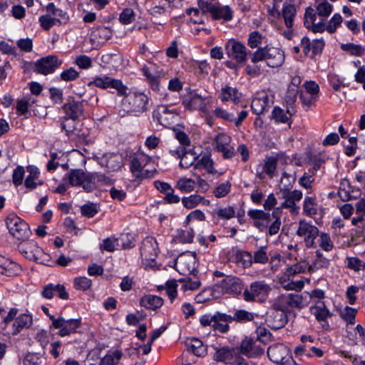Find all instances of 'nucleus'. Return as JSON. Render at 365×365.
Here are the masks:
<instances>
[{"label": "nucleus", "instance_id": "1", "mask_svg": "<svg viewBox=\"0 0 365 365\" xmlns=\"http://www.w3.org/2000/svg\"><path fill=\"white\" fill-rule=\"evenodd\" d=\"M247 215L253 221V225L260 231L268 230L270 236L278 233L281 227V210L276 208L272 214L261 210H250Z\"/></svg>", "mask_w": 365, "mask_h": 365}, {"label": "nucleus", "instance_id": "2", "mask_svg": "<svg viewBox=\"0 0 365 365\" xmlns=\"http://www.w3.org/2000/svg\"><path fill=\"white\" fill-rule=\"evenodd\" d=\"M343 22V18L339 13L334 14L329 21L319 20L317 21V16L314 9L308 7L306 9L304 16V26L314 33H322L327 31L329 34H334Z\"/></svg>", "mask_w": 365, "mask_h": 365}, {"label": "nucleus", "instance_id": "3", "mask_svg": "<svg viewBox=\"0 0 365 365\" xmlns=\"http://www.w3.org/2000/svg\"><path fill=\"white\" fill-rule=\"evenodd\" d=\"M250 58L252 63L264 61L267 66L272 68H277L284 64L285 54L281 48L267 45L259 47L255 51L251 53Z\"/></svg>", "mask_w": 365, "mask_h": 365}, {"label": "nucleus", "instance_id": "4", "mask_svg": "<svg viewBox=\"0 0 365 365\" xmlns=\"http://www.w3.org/2000/svg\"><path fill=\"white\" fill-rule=\"evenodd\" d=\"M63 180L71 187L81 186L85 190H91L95 186L96 176L81 169H73L64 175Z\"/></svg>", "mask_w": 365, "mask_h": 365}, {"label": "nucleus", "instance_id": "5", "mask_svg": "<svg viewBox=\"0 0 365 365\" xmlns=\"http://www.w3.org/2000/svg\"><path fill=\"white\" fill-rule=\"evenodd\" d=\"M9 232L18 240H26L30 235L29 225L14 213L9 214L5 220Z\"/></svg>", "mask_w": 365, "mask_h": 365}, {"label": "nucleus", "instance_id": "6", "mask_svg": "<svg viewBox=\"0 0 365 365\" xmlns=\"http://www.w3.org/2000/svg\"><path fill=\"white\" fill-rule=\"evenodd\" d=\"M51 329H58L57 334L61 337L67 336L77 332L81 326V319H68L59 316L57 318L51 317Z\"/></svg>", "mask_w": 365, "mask_h": 365}, {"label": "nucleus", "instance_id": "7", "mask_svg": "<svg viewBox=\"0 0 365 365\" xmlns=\"http://www.w3.org/2000/svg\"><path fill=\"white\" fill-rule=\"evenodd\" d=\"M152 161V158L142 154L130 161V170L133 175L137 178H150L155 176L157 170L155 168L151 169L145 167Z\"/></svg>", "mask_w": 365, "mask_h": 365}, {"label": "nucleus", "instance_id": "8", "mask_svg": "<svg viewBox=\"0 0 365 365\" xmlns=\"http://www.w3.org/2000/svg\"><path fill=\"white\" fill-rule=\"evenodd\" d=\"M296 233L298 237L303 240L306 247H317L315 240L319 235V230L312 222L300 220Z\"/></svg>", "mask_w": 365, "mask_h": 365}, {"label": "nucleus", "instance_id": "9", "mask_svg": "<svg viewBox=\"0 0 365 365\" xmlns=\"http://www.w3.org/2000/svg\"><path fill=\"white\" fill-rule=\"evenodd\" d=\"M88 86L101 89L112 88L117 92L118 96L125 95L128 90L127 86H125L120 80L113 78L107 75L95 76L93 80L88 83Z\"/></svg>", "mask_w": 365, "mask_h": 365}, {"label": "nucleus", "instance_id": "10", "mask_svg": "<svg viewBox=\"0 0 365 365\" xmlns=\"http://www.w3.org/2000/svg\"><path fill=\"white\" fill-rule=\"evenodd\" d=\"M149 98L143 92L133 91L129 93L124 98V103L128 104V111L138 115L148 109Z\"/></svg>", "mask_w": 365, "mask_h": 365}, {"label": "nucleus", "instance_id": "11", "mask_svg": "<svg viewBox=\"0 0 365 365\" xmlns=\"http://www.w3.org/2000/svg\"><path fill=\"white\" fill-rule=\"evenodd\" d=\"M210 101V98L202 96L195 90H190L182 98V104L186 110H199L202 113H206L207 106Z\"/></svg>", "mask_w": 365, "mask_h": 365}, {"label": "nucleus", "instance_id": "12", "mask_svg": "<svg viewBox=\"0 0 365 365\" xmlns=\"http://www.w3.org/2000/svg\"><path fill=\"white\" fill-rule=\"evenodd\" d=\"M269 291L270 287L264 281H256L244 290V299L247 302L262 301L267 297Z\"/></svg>", "mask_w": 365, "mask_h": 365}, {"label": "nucleus", "instance_id": "13", "mask_svg": "<svg viewBox=\"0 0 365 365\" xmlns=\"http://www.w3.org/2000/svg\"><path fill=\"white\" fill-rule=\"evenodd\" d=\"M269 359L276 364L284 365H298L289 356V349L283 344L270 346L267 350Z\"/></svg>", "mask_w": 365, "mask_h": 365}, {"label": "nucleus", "instance_id": "14", "mask_svg": "<svg viewBox=\"0 0 365 365\" xmlns=\"http://www.w3.org/2000/svg\"><path fill=\"white\" fill-rule=\"evenodd\" d=\"M294 274L287 267L279 276V284L285 290L300 292L304 287V283H309L310 279L302 277L299 280L294 281Z\"/></svg>", "mask_w": 365, "mask_h": 365}, {"label": "nucleus", "instance_id": "15", "mask_svg": "<svg viewBox=\"0 0 365 365\" xmlns=\"http://www.w3.org/2000/svg\"><path fill=\"white\" fill-rule=\"evenodd\" d=\"M63 63L55 55H48L37 60L34 64V71L42 75L53 73Z\"/></svg>", "mask_w": 365, "mask_h": 365}, {"label": "nucleus", "instance_id": "16", "mask_svg": "<svg viewBox=\"0 0 365 365\" xmlns=\"http://www.w3.org/2000/svg\"><path fill=\"white\" fill-rule=\"evenodd\" d=\"M175 267L181 274H193L197 267L196 256L191 252L182 254L176 259Z\"/></svg>", "mask_w": 365, "mask_h": 365}, {"label": "nucleus", "instance_id": "17", "mask_svg": "<svg viewBox=\"0 0 365 365\" xmlns=\"http://www.w3.org/2000/svg\"><path fill=\"white\" fill-rule=\"evenodd\" d=\"M214 359L231 365H240L243 363V357L238 350L227 348L218 349L214 355Z\"/></svg>", "mask_w": 365, "mask_h": 365}, {"label": "nucleus", "instance_id": "18", "mask_svg": "<svg viewBox=\"0 0 365 365\" xmlns=\"http://www.w3.org/2000/svg\"><path fill=\"white\" fill-rule=\"evenodd\" d=\"M295 181V177L284 172L281 178V183L284 185L282 189V197L283 199H289L294 202L299 201L303 196L302 192L299 190H294L291 191L289 187Z\"/></svg>", "mask_w": 365, "mask_h": 365}, {"label": "nucleus", "instance_id": "19", "mask_svg": "<svg viewBox=\"0 0 365 365\" xmlns=\"http://www.w3.org/2000/svg\"><path fill=\"white\" fill-rule=\"evenodd\" d=\"M154 118L166 128L174 126L178 120V115L173 110H170L165 106H160L153 114Z\"/></svg>", "mask_w": 365, "mask_h": 365}, {"label": "nucleus", "instance_id": "20", "mask_svg": "<svg viewBox=\"0 0 365 365\" xmlns=\"http://www.w3.org/2000/svg\"><path fill=\"white\" fill-rule=\"evenodd\" d=\"M227 54L239 63H245L247 58L245 46L237 41H230L227 46Z\"/></svg>", "mask_w": 365, "mask_h": 365}, {"label": "nucleus", "instance_id": "21", "mask_svg": "<svg viewBox=\"0 0 365 365\" xmlns=\"http://www.w3.org/2000/svg\"><path fill=\"white\" fill-rule=\"evenodd\" d=\"M195 170L204 171L207 174L215 175L217 173L214 167V162L210 153H197L196 162L194 164Z\"/></svg>", "mask_w": 365, "mask_h": 365}, {"label": "nucleus", "instance_id": "22", "mask_svg": "<svg viewBox=\"0 0 365 365\" xmlns=\"http://www.w3.org/2000/svg\"><path fill=\"white\" fill-rule=\"evenodd\" d=\"M41 295L47 299H52L54 296H58L60 299L66 300L69 298V294L66 291V287L63 284H53L52 283L44 286Z\"/></svg>", "mask_w": 365, "mask_h": 365}, {"label": "nucleus", "instance_id": "23", "mask_svg": "<svg viewBox=\"0 0 365 365\" xmlns=\"http://www.w3.org/2000/svg\"><path fill=\"white\" fill-rule=\"evenodd\" d=\"M231 138L225 133H220L215 137L217 150L222 153L225 158H230L235 154V149L230 145Z\"/></svg>", "mask_w": 365, "mask_h": 365}, {"label": "nucleus", "instance_id": "24", "mask_svg": "<svg viewBox=\"0 0 365 365\" xmlns=\"http://www.w3.org/2000/svg\"><path fill=\"white\" fill-rule=\"evenodd\" d=\"M257 341L250 337H245L240 344V354H243L247 357L255 358L261 356L264 350L256 344Z\"/></svg>", "mask_w": 365, "mask_h": 365}, {"label": "nucleus", "instance_id": "25", "mask_svg": "<svg viewBox=\"0 0 365 365\" xmlns=\"http://www.w3.org/2000/svg\"><path fill=\"white\" fill-rule=\"evenodd\" d=\"M310 312L315 317L316 319L322 324L324 328L327 329L329 327V324L327 322V320L328 318H330L332 314L327 309L324 302L318 301L315 305L310 307Z\"/></svg>", "mask_w": 365, "mask_h": 365}, {"label": "nucleus", "instance_id": "26", "mask_svg": "<svg viewBox=\"0 0 365 365\" xmlns=\"http://www.w3.org/2000/svg\"><path fill=\"white\" fill-rule=\"evenodd\" d=\"M19 252L29 259L38 260L42 254V249L34 241H29L19 246Z\"/></svg>", "mask_w": 365, "mask_h": 365}, {"label": "nucleus", "instance_id": "27", "mask_svg": "<svg viewBox=\"0 0 365 365\" xmlns=\"http://www.w3.org/2000/svg\"><path fill=\"white\" fill-rule=\"evenodd\" d=\"M33 324V317L30 314H21L14 320L11 327V334L17 335L24 329H29Z\"/></svg>", "mask_w": 365, "mask_h": 365}, {"label": "nucleus", "instance_id": "28", "mask_svg": "<svg viewBox=\"0 0 365 365\" xmlns=\"http://www.w3.org/2000/svg\"><path fill=\"white\" fill-rule=\"evenodd\" d=\"M20 271L21 267L17 263L0 255V274L7 277H13L19 274Z\"/></svg>", "mask_w": 365, "mask_h": 365}, {"label": "nucleus", "instance_id": "29", "mask_svg": "<svg viewBox=\"0 0 365 365\" xmlns=\"http://www.w3.org/2000/svg\"><path fill=\"white\" fill-rule=\"evenodd\" d=\"M140 255L146 260L154 261L158 256L157 242L151 237L145 239L140 249Z\"/></svg>", "mask_w": 365, "mask_h": 365}, {"label": "nucleus", "instance_id": "30", "mask_svg": "<svg viewBox=\"0 0 365 365\" xmlns=\"http://www.w3.org/2000/svg\"><path fill=\"white\" fill-rule=\"evenodd\" d=\"M242 98V93L234 87L225 86L222 88L219 94V98L222 102L232 101L237 104Z\"/></svg>", "mask_w": 365, "mask_h": 365}, {"label": "nucleus", "instance_id": "31", "mask_svg": "<svg viewBox=\"0 0 365 365\" xmlns=\"http://www.w3.org/2000/svg\"><path fill=\"white\" fill-rule=\"evenodd\" d=\"M322 213V207L317 202L315 197H305L303 201V214L313 217Z\"/></svg>", "mask_w": 365, "mask_h": 365}, {"label": "nucleus", "instance_id": "32", "mask_svg": "<svg viewBox=\"0 0 365 365\" xmlns=\"http://www.w3.org/2000/svg\"><path fill=\"white\" fill-rule=\"evenodd\" d=\"M222 287L225 292L239 294L242 290V282L237 277H227L222 281Z\"/></svg>", "mask_w": 365, "mask_h": 365}, {"label": "nucleus", "instance_id": "33", "mask_svg": "<svg viewBox=\"0 0 365 365\" xmlns=\"http://www.w3.org/2000/svg\"><path fill=\"white\" fill-rule=\"evenodd\" d=\"M63 110L67 118L76 120L82 115L83 106L81 102L71 101L63 106Z\"/></svg>", "mask_w": 365, "mask_h": 365}, {"label": "nucleus", "instance_id": "34", "mask_svg": "<svg viewBox=\"0 0 365 365\" xmlns=\"http://www.w3.org/2000/svg\"><path fill=\"white\" fill-rule=\"evenodd\" d=\"M315 14L317 19L319 20H327L329 15L332 13L334 6L327 0H316Z\"/></svg>", "mask_w": 365, "mask_h": 365}, {"label": "nucleus", "instance_id": "35", "mask_svg": "<svg viewBox=\"0 0 365 365\" xmlns=\"http://www.w3.org/2000/svg\"><path fill=\"white\" fill-rule=\"evenodd\" d=\"M181 202L183 207L187 209H192L200 204L209 205L210 203L209 200H206L204 197L197 194H192L187 197H183Z\"/></svg>", "mask_w": 365, "mask_h": 365}, {"label": "nucleus", "instance_id": "36", "mask_svg": "<svg viewBox=\"0 0 365 365\" xmlns=\"http://www.w3.org/2000/svg\"><path fill=\"white\" fill-rule=\"evenodd\" d=\"M140 304L147 309L155 310L162 307L163 299L156 295L147 294L140 299Z\"/></svg>", "mask_w": 365, "mask_h": 365}, {"label": "nucleus", "instance_id": "37", "mask_svg": "<svg viewBox=\"0 0 365 365\" xmlns=\"http://www.w3.org/2000/svg\"><path fill=\"white\" fill-rule=\"evenodd\" d=\"M209 11L214 19H222L225 21H230L232 18V11L228 6H210Z\"/></svg>", "mask_w": 365, "mask_h": 365}, {"label": "nucleus", "instance_id": "38", "mask_svg": "<svg viewBox=\"0 0 365 365\" xmlns=\"http://www.w3.org/2000/svg\"><path fill=\"white\" fill-rule=\"evenodd\" d=\"M315 259L309 263V272H315L317 270L323 268H327L330 262L325 257L320 250L315 252Z\"/></svg>", "mask_w": 365, "mask_h": 365}, {"label": "nucleus", "instance_id": "39", "mask_svg": "<svg viewBox=\"0 0 365 365\" xmlns=\"http://www.w3.org/2000/svg\"><path fill=\"white\" fill-rule=\"evenodd\" d=\"M268 99L269 97L267 94L255 98L251 103L253 113L258 115L263 113L269 107Z\"/></svg>", "mask_w": 365, "mask_h": 365}, {"label": "nucleus", "instance_id": "40", "mask_svg": "<svg viewBox=\"0 0 365 365\" xmlns=\"http://www.w3.org/2000/svg\"><path fill=\"white\" fill-rule=\"evenodd\" d=\"M296 13V7L294 5L290 4H284L283 5L282 15L287 28L291 29L293 26Z\"/></svg>", "mask_w": 365, "mask_h": 365}, {"label": "nucleus", "instance_id": "41", "mask_svg": "<svg viewBox=\"0 0 365 365\" xmlns=\"http://www.w3.org/2000/svg\"><path fill=\"white\" fill-rule=\"evenodd\" d=\"M298 93V90L287 87L284 99L287 105V112L289 115H292L296 113L294 104L297 101Z\"/></svg>", "mask_w": 365, "mask_h": 365}, {"label": "nucleus", "instance_id": "42", "mask_svg": "<svg viewBox=\"0 0 365 365\" xmlns=\"http://www.w3.org/2000/svg\"><path fill=\"white\" fill-rule=\"evenodd\" d=\"M143 74L146 77L151 88L153 91L160 90V76L156 72L153 73L150 68L146 66L142 68Z\"/></svg>", "mask_w": 365, "mask_h": 365}, {"label": "nucleus", "instance_id": "43", "mask_svg": "<svg viewBox=\"0 0 365 365\" xmlns=\"http://www.w3.org/2000/svg\"><path fill=\"white\" fill-rule=\"evenodd\" d=\"M355 213L356 217L351 220V224L354 226H359V224L362 222L365 217V200L360 199L354 205Z\"/></svg>", "mask_w": 365, "mask_h": 365}, {"label": "nucleus", "instance_id": "44", "mask_svg": "<svg viewBox=\"0 0 365 365\" xmlns=\"http://www.w3.org/2000/svg\"><path fill=\"white\" fill-rule=\"evenodd\" d=\"M340 48L342 51L351 56H361L365 53V47L360 44H354L353 43H341Z\"/></svg>", "mask_w": 365, "mask_h": 365}, {"label": "nucleus", "instance_id": "45", "mask_svg": "<svg viewBox=\"0 0 365 365\" xmlns=\"http://www.w3.org/2000/svg\"><path fill=\"white\" fill-rule=\"evenodd\" d=\"M197 153L193 149L185 151L180 161V166L184 169H187L191 166L194 167L196 162Z\"/></svg>", "mask_w": 365, "mask_h": 365}, {"label": "nucleus", "instance_id": "46", "mask_svg": "<svg viewBox=\"0 0 365 365\" xmlns=\"http://www.w3.org/2000/svg\"><path fill=\"white\" fill-rule=\"evenodd\" d=\"M92 36L99 43H103L112 38L113 31L108 27L101 26L96 29Z\"/></svg>", "mask_w": 365, "mask_h": 365}, {"label": "nucleus", "instance_id": "47", "mask_svg": "<svg viewBox=\"0 0 365 365\" xmlns=\"http://www.w3.org/2000/svg\"><path fill=\"white\" fill-rule=\"evenodd\" d=\"M27 170L29 174L25 180L24 185L26 187L30 190L35 189L37 185L36 180L38 178L40 174L39 170L34 166L28 167Z\"/></svg>", "mask_w": 365, "mask_h": 365}, {"label": "nucleus", "instance_id": "48", "mask_svg": "<svg viewBox=\"0 0 365 365\" xmlns=\"http://www.w3.org/2000/svg\"><path fill=\"white\" fill-rule=\"evenodd\" d=\"M220 314L225 316L226 319H225V320L224 319L218 320L216 319L215 320V322L213 323L212 329H213V330L217 331L221 334H226L230 330L229 324L231 323V315H229V314H227L225 313H221V312H220Z\"/></svg>", "mask_w": 365, "mask_h": 365}, {"label": "nucleus", "instance_id": "49", "mask_svg": "<svg viewBox=\"0 0 365 365\" xmlns=\"http://www.w3.org/2000/svg\"><path fill=\"white\" fill-rule=\"evenodd\" d=\"M175 187L182 192H191L195 190V182L191 178H181L177 181Z\"/></svg>", "mask_w": 365, "mask_h": 365}, {"label": "nucleus", "instance_id": "50", "mask_svg": "<svg viewBox=\"0 0 365 365\" xmlns=\"http://www.w3.org/2000/svg\"><path fill=\"white\" fill-rule=\"evenodd\" d=\"M282 299L291 307H301L305 306L303 297L299 294H288L283 296Z\"/></svg>", "mask_w": 365, "mask_h": 365}, {"label": "nucleus", "instance_id": "51", "mask_svg": "<svg viewBox=\"0 0 365 365\" xmlns=\"http://www.w3.org/2000/svg\"><path fill=\"white\" fill-rule=\"evenodd\" d=\"M314 175L315 174L314 171L309 170L307 173H304L298 180L299 185L302 187L309 190L310 192L312 190L313 183L315 179Z\"/></svg>", "mask_w": 365, "mask_h": 365}, {"label": "nucleus", "instance_id": "52", "mask_svg": "<svg viewBox=\"0 0 365 365\" xmlns=\"http://www.w3.org/2000/svg\"><path fill=\"white\" fill-rule=\"evenodd\" d=\"M225 320L226 317L221 315L220 312H215L214 314H206L200 317L199 322L202 327L211 326L213 327V323L215 319Z\"/></svg>", "mask_w": 365, "mask_h": 365}, {"label": "nucleus", "instance_id": "53", "mask_svg": "<svg viewBox=\"0 0 365 365\" xmlns=\"http://www.w3.org/2000/svg\"><path fill=\"white\" fill-rule=\"evenodd\" d=\"M194 231L192 228L178 230L175 235V240L182 243H190L193 241Z\"/></svg>", "mask_w": 365, "mask_h": 365}, {"label": "nucleus", "instance_id": "54", "mask_svg": "<svg viewBox=\"0 0 365 365\" xmlns=\"http://www.w3.org/2000/svg\"><path fill=\"white\" fill-rule=\"evenodd\" d=\"M282 108L279 106H274L272 111V118L277 123H287L289 121L290 116Z\"/></svg>", "mask_w": 365, "mask_h": 365}, {"label": "nucleus", "instance_id": "55", "mask_svg": "<svg viewBox=\"0 0 365 365\" xmlns=\"http://www.w3.org/2000/svg\"><path fill=\"white\" fill-rule=\"evenodd\" d=\"M253 319V314L245 309H238L235 312L233 316H231V322L235 321L237 322L245 323L251 322Z\"/></svg>", "mask_w": 365, "mask_h": 365}, {"label": "nucleus", "instance_id": "56", "mask_svg": "<svg viewBox=\"0 0 365 365\" xmlns=\"http://www.w3.org/2000/svg\"><path fill=\"white\" fill-rule=\"evenodd\" d=\"M252 255L253 263L264 264L269 262V256L267 253V246L260 247Z\"/></svg>", "mask_w": 365, "mask_h": 365}, {"label": "nucleus", "instance_id": "57", "mask_svg": "<svg viewBox=\"0 0 365 365\" xmlns=\"http://www.w3.org/2000/svg\"><path fill=\"white\" fill-rule=\"evenodd\" d=\"M120 157L115 154H109L106 156V166L108 171H117L122 165L120 160Z\"/></svg>", "mask_w": 365, "mask_h": 365}, {"label": "nucleus", "instance_id": "58", "mask_svg": "<svg viewBox=\"0 0 365 365\" xmlns=\"http://www.w3.org/2000/svg\"><path fill=\"white\" fill-rule=\"evenodd\" d=\"M277 164V160L273 157L267 158L264 160L263 170L270 178L274 176Z\"/></svg>", "mask_w": 365, "mask_h": 365}, {"label": "nucleus", "instance_id": "59", "mask_svg": "<svg viewBox=\"0 0 365 365\" xmlns=\"http://www.w3.org/2000/svg\"><path fill=\"white\" fill-rule=\"evenodd\" d=\"M264 36L258 31H252L249 34L247 45L251 48H258L262 43Z\"/></svg>", "mask_w": 365, "mask_h": 365}, {"label": "nucleus", "instance_id": "60", "mask_svg": "<svg viewBox=\"0 0 365 365\" xmlns=\"http://www.w3.org/2000/svg\"><path fill=\"white\" fill-rule=\"evenodd\" d=\"M319 243L320 247L325 252L331 251L334 247V243L329 234L325 232H319L318 235Z\"/></svg>", "mask_w": 365, "mask_h": 365}, {"label": "nucleus", "instance_id": "61", "mask_svg": "<svg viewBox=\"0 0 365 365\" xmlns=\"http://www.w3.org/2000/svg\"><path fill=\"white\" fill-rule=\"evenodd\" d=\"M118 240L115 237H108L104 239L100 245L101 250L112 252L118 247Z\"/></svg>", "mask_w": 365, "mask_h": 365}, {"label": "nucleus", "instance_id": "62", "mask_svg": "<svg viewBox=\"0 0 365 365\" xmlns=\"http://www.w3.org/2000/svg\"><path fill=\"white\" fill-rule=\"evenodd\" d=\"M38 21L43 29L48 31L59 21L57 18L51 16V14L42 15L39 17Z\"/></svg>", "mask_w": 365, "mask_h": 365}, {"label": "nucleus", "instance_id": "63", "mask_svg": "<svg viewBox=\"0 0 365 365\" xmlns=\"http://www.w3.org/2000/svg\"><path fill=\"white\" fill-rule=\"evenodd\" d=\"M289 269L294 274H299L309 272V263L307 260H302L288 267Z\"/></svg>", "mask_w": 365, "mask_h": 365}, {"label": "nucleus", "instance_id": "64", "mask_svg": "<svg viewBox=\"0 0 365 365\" xmlns=\"http://www.w3.org/2000/svg\"><path fill=\"white\" fill-rule=\"evenodd\" d=\"M122 354L120 351L115 350L106 354L102 359L103 365H114L120 359Z\"/></svg>", "mask_w": 365, "mask_h": 365}]
</instances>
